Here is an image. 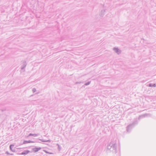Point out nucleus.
Masks as SVG:
<instances>
[{
	"label": "nucleus",
	"mask_w": 156,
	"mask_h": 156,
	"mask_svg": "<svg viewBox=\"0 0 156 156\" xmlns=\"http://www.w3.org/2000/svg\"><path fill=\"white\" fill-rule=\"evenodd\" d=\"M147 115L146 114H144L143 115H140L139 117V119H140L141 118H143L144 117H145Z\"/></svg>",
	"instance_id": "9d476101"
},
{
	"label": "nucleus",
	"mask_w": 156,
	"mask_h": 156,
	"mask_svg": "<svg viewBox=\"0 0 156 156\" xmlns=\"http://www.w3.org/2000/svg\"><path fill=\"white\" fill-rule=\"evenodd\" d=\"M34 141H31L30 140H29L28 141L24 140L23 141V144H26L28 143H34Z\"/></svg>",
	"instance_id": "0eeeda50"
},
{
	"label": "nucleus",
	"mask_w": 156,
	"mask_h": 156,
	"mask_svg": "<svg viewBox=\"0 0 156 156\" xmlns=\"http://www.w3.org/2000/svg\"><path fill=\"white\" fill-rule=\"evenodd\" d=\"M81 83L80 82H76V84H77V83Z\"/></svg>",
	"instance_id": "dca6fc26"
},
{
	"label": "nucleus",
	"mask_w": 156,
	"mask_h": 156,
	"mask_svg": "<svg viewBox=\"0 0 156 156\" xmlns=\"http://www.w3.org/2000/svg\"><path fill=\"white\" fill-rule=\"evenodd\" d=\"M90 81H89V82H87L85 84V85L86 86H87V85H89V84H90Z\"/></svg>",
	"instance_id": "4468645a"
},
{
	"label": "nucleus",
	"mask_w": 156,
	"mask_h": 156,
	"mask_svg": "<svg viewBox=\"0 0 156 156\" xmlns=\"http://www.w3.org/2000/svg\"><path fill=\"white\" fill-rule=\"evenodd\" d=\"M10 149L13 151H14L15 150V147H14V146L13 145H11L10 146Z\"/></svg>",
	"instance_id": "6e6552de"
},
{
	"label": "nucleus",
	"mask_w": 156,
	"mask_h": 156,
	"mask_svg": "<svg viewBox=\"0 0 156 156\" xmlns=\"http://www.w3.org/2000/svg\"><path fill=\"white\" fill-rule=\"evenodd\" d=\"M39 140H40L42 142H50L51 141V140H43V139H40Z\"/></svg>",
	"instance_id": "f8f14e48"
},
{
	"label": "nucleus",
	"mask_w": 156,
	"mask_h": 156,
	"mask_svg": "<svg viewBox=\"0 0 156 156\" xmlns=\"http://www.w3.org/2000/svg\"><path fill=\"white\" fill-rule=\"evenodd\" d=\"M21 72L25 71V68L26 67L27 63L26 61H21Z\"/></svg>",
	"instance_id": "7ed1b4c3"
},
{
	"label": "nucleus",
	"mask_w": 156,
	"mask_h": 156,
	"mask_svg": "<svg viewBox=\"0 0 156 156\" xmlns=\"http://www.w3.org/2000/svg\"><path fill=\"white\" fill-rule=\"evenodd\" d=\"M57 144L58 145V147H59V144Z\"/></svg>",
	"instance_id": "f3484780"
},
{
	"label": "nucleus",
	"mask_w": 156,
	"mask_h": 156,
	"mask_svg": "<svg viewBox=\"0 0 156 156\" xmlns=\"http://www.w3.org/2000/svg\"><path fill=\"white\" fill-rule=\"evenodd\" d=\"M105 12V10H103L101 11V13L100 14V15L101 16H103L104 15V12Z\"/></svg>",
	"instance_id": "ddd939ff"
},
{
	"label": "nucleus",
	"mask_w": 156,
	"mask_h": 156,
	"mask_svg": "<svg viewBox=\"0 0 156 156\" xmlns=\"http://www.w3.org/2000/svg\"><path fill=\"white\" fill-rule=\"evenodd\" d=\"M113 50L116 53H117L118 55L120 54L121 52V50H119L118 48H113Z\"/></svg>",
	"instance_id": "20e7f679"
},
{
	"label": "nucleus",
	"mask_w": 156,
	"mask_h": 156,
	"mask_svg": "<svg viewBox=\"0 0 156 156\" xmlns=\"http://www.w3.org/2000/svg\"><path fill=\"white\" fill-rule=\"evenodd\" d=\"M149 86L151 87H155L156 85L155 84H153L152 83H150L149 85Z\"/></svg>",
	"instance_id": "1a4fd4ad"
},
{
	"label": "nucleus",
	"mask_w": 156,
	"mask_h": 156,
	"mask_svg": "<svg viewBox=\"0 0 156 156\" xmlns=\"http://www.w3.org/2000/svg\"><path fill=\"white\" fill-rule=\"evenodd\" d=\"M137 124V121H135L132 124L128 125L126 127V130L127 132H129Z\"/></svg>",
	"instance_id": "f03ea898"
},
{
	"label": "nucleus",
	"mask_w": 156,
	"mask_h": 156,
	"mask_svg": "<svg viewBox=\"0 0 156 156\" xmlns=\"http://www.w3.org/2000/svg\"><path fill=\"white\" fill-rule=\"evenodd\" d=\"M30 152V151L29 150H25L23 151L21 153H20V154L24 155Z\"/></svg>",
	"instance_id": "39448f33"
},
{
	"label": "nucleus",
	"mask_w": 156,
	"mask_h": 156,
	"mask_svg": "<svg viewBox=\"0 0 156 156\" xmlns=\"http://www.w3.org/2000/svg\"><path fill=\"white\" fill-rule=\"evenodd\" d=\"M38 134H32V133H30L29 134V136H34V137H36V136H38Z\"/></svg>",
	"instance_id": "9b49d317"
},
{
	"label": "nucleus",
	"mask_w": 156,
	"mask_h": 156,
	"mask_svg": "<svg viewBox=\"0 0 156 156\" xmlns=\"http://www.w3.org/2000/svg\"><path fill=\"white\" fill-rule=\"evenodd\" d=\"M36 90L35 88H34L33 89L32 91L33 93L35 92H36Z\"/></svg>",
	"instance_id": "2eb2a0df"
},
{
	"label": "nucleus",
	"mask_w": 156,
	"mask_h": 156,
	"mask_svg": "<svg viewBox=\"0 0 156 156\" xmlns=\"http://www.w3.org/2000/svg\"><path fill=\"white\" fill-rule=\"evenodd\" d=\"M41 147H34L33 149V150L35 152H37L39 150H41Z\"/></svg>",
	"instance_id": "423d86ee"
},
{
	"label": "nucleus",
	"mask_w": 156,
	"mask_h": 156,
	"mask_svg": "<svg viewBox=\"0 0 156 156\" xmlns=\"http://www.w3.org/2000/svg\"><path fill=\"white\" fill-rule=\"evenodd\" d=\"M108 149L114 153H116L117 152V145L115 140H113L108 143L107 145Z\"/></svg>",
	"instance_id": "f257e3e1"
}]
</instances>
